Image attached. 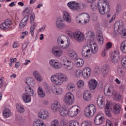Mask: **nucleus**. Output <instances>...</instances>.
Wrapping results in <instances>:
<instances>
[{"label": "nucleus", "instance_id": "nucleus-32", "mask_svg": "<svg viewBox=\"0 0 126 126\" xmlns=\"http://www.w3.org/2000/svg\"><path fill=\"white\" fill-rule=\"evenodd\" d=\"M74 65L78 68L82 67L84 65V60L82 58L77 59L75 61Z\"/></svg>", "mask_w": 126, "mask_h": 126}, {"label": "nucleus", "instance_id": "nucleus-46", "mask_svg": "<svg viewBox=\"0 0 126 126\" xmlns=\"http://www.w3.org/2000/svg\"><path fill=\"white\" fill-rule=\"evenodd\" d=\"M117 73L120 77H125V76H126V73L122 69H117Z\"/></svg>", "mask_w": 126, "mask_h": 126}, {"label": "nucleus", "instance_id": "nucleus-38", "mask_svg": "<svg viewBox=\"0 0 126 126\" xmlns=\"http://www.w3.org/2000/svg\"><path fill=\"white\" fill-rule=\"evenodd\" d=\"M102 70L103 71L102 76L103 77H107L109 73V66L104 65L102 67Z\"/></svg>", "mask_w": 126, "mask_h": 126}, {"label": "nucleus", "instance_id": "nucleus-22", "mask_svg": "<svg viewBox=\"0 0 126 126\" xmlns=\"http://www.w3.org/2000/svg\"><path fill=\"white\" fill-rule=\"evenodd\" d=\"M38 117L42 120H47L49 118V112L46 109H41L38 112Z\"/></svg>", "mask_w": 126, "mask_h": 126}, {"label": "nucleus", "instance_id": "nucleus-29", "mask_svg": "<svg viewBox=\"0 0 126 126\" xmlns=\"http://www.w3.org/2000/svg\"><path fill=\"white\" fill-rule=\"evenodd\" d=\"M83 98L86 102H89L92 99V94L89 91H85L83 93Z\"/></svg>", "mask_w": 126, "mask_h": 126}, {"label": "nucleus", "instance_id": "nucleus-24", "mask_svg": "<svg viewBox=\"0 0 126 126\" xmlns=\"http://www.w3.org/2000/svg\"><path fill=\"white\" fill-rule=\"evenodd\" d=\"M82 77L84 79H87L91 75V69L88 67H86L82 70Z\"/></svg>", "mask_w": 126, "mask_h": 126}, {"label": "nucleus", "instance_id": "nucleus-9", "mask_svg": "<svg viewBox=\"0 0 126 126\" xmlns=\"http://www.w3.org/2000/svg\"><path fill=\"white\" fill-rule=\"evenodd\" d=\"M98 10L101 14H104L107 9L108 12L110 11V5L108 1L105 0H100L98 2Z\"/></svg>", "mask_w": 126, "mask_h": 126}, {"label": "nucleus", "instance_id": "nucleus-20", "mask_svg": "<svg viewBox=\"0 0 126 126\" xmlns=\"http://www.w3.org/2000/svg\"><path fill=\"white\" fill-rule=\"evenodd\" d=\"M55 25L58 29H63L65 28V23L62 18L59 17L56 19Z\"/></svg>", "mask_w": 126, "mask_h": 126}, {"label": "nucleus", "instance_id": "nucleus-16", "mask_svg": "<svg viewBox=\"0 0 126 126\" xmlns=\"http://www.w3.org/2000/svg\"><path fill=\"white\" fill-rule=\"evenodd\" d=\"M67 6L72 11H76V10H79L80 9V4L79 3L72 1L67 3Z\"/></svg>", "mask_w": 126, "mask_h": 126}, {"label": "nucleus", "instance_id": "nucleus-23", "mask_svg": "<svg viewBox=\"0 0 126 126\" xmlns=\"http://www.w3.org/2000/svg\"><path fill=\"white\" fill-rule=\"evenodd\" d=\"M63 19L64 21L67 22V23H71L72 19L69 12L66 10H63L62 12Z\"/></svg>", "mask_w": 126, "mask_h": 126}, {"label": "nucleus", "instance_id": "nucleus-39", "mask_svg": "<svg viewBox=\"0 0 126 126\" xmlns=\"http://www.w3.org/2000/svg\"><path fill=\"white\" fill-rule=\"evenodd\" d=\"M3 115L5 118H9V117H11L12 113L10 110L5 108L3 111Z\"/></svg>", "mask_w": 126, "mask_h": 126}, {"label": "nucleus", "instance_id": "nucleus-54", "mask_svg": "<svg viewBox=\"0 0 126 126\" xmlns=\"http://www.w3.org/2000/svg\"><path fill=\"white\" fill-rule=\"evenodd\" d=\"M81 126H91V122L89 121H83Z\"/></svg>", "mask_w": 126, "mask_h": 126}, {"label": "nucleus", "instance_id": "nucleus-50", "mask_svg": "<svg viewBox=\"0 0 126 126\" xmlns=\"http://www.w3.org/2000/svg\"><path fill=\"white\" fill-rule=\"evenodd\" d=\"M60 126H68V122L65 119H62L60 122Z\"/></svg>", "mask_w": 126, "mask_h": 126}, {"label": "nucleus", "instance_id": "nucleus-53", "mask_svg": "<svg viewBox=\"0 0 126 126\" xmlns=\"http://www.w3.org/2000/svg\"><path fill=\"white\" fill-rule=\"evenodd\" d=\"M121 64L124 68L126 69V56L122 58L121 60Z\"/></svg>", "mask_w": 126, "mask_h": 126}, {"label": "nucleus", "instance_id": "nucleus-64", "mask_svg": "<svg viewBox=\"0 0 126 126\" xmlns=\"http://www.w3.org/2000/svg\"><path fill=\"white\" fill-rule=\"evenodd\" d=\"M18 46H19V43H18V42H15L13 45V48H17Z\"/></svg>", "mask_w": 126, "mask_h": 126}, {"label": "nucleus", "instance_id": "nucleus-41", "mask_svg": "<svg viewBox=\"0 0 126 126\" xmlns=\"http://www.w3.org/2000/svg\"><path fill=\"white\" fill-rule=\"evenodd\" d=\"M16 107L18 113H24L25 109H24V106H23V105L21 104H18L16 105Z\"/></svg>", "mask_w": 126, "mask_h": 126}, {"label": "nucleus", "instance_id": "nucleus-6", "mask_svg": "<svg viewBox=\"0 0 126 126\" xmlns=\"http://www.w3.org/2000/svg\"><path fill=\"white\" fill-rule=\"evenodd\" d=\"M104 91L106 96L108 97L113 96V98L115 101H120V100H121V94H120V93L114 92V89L111 86H105Z\"/></svg>", "mask_w": 126, "mask_h": 126}, {"label": "nucleus", "instance_id": "nucleus-30", "mask_svg": "<svg viewBox=\"0 0 126 126\" xmlns=\"http://www.w3.org/2000/svg\"><path fill=\"white\" fill-rule=\"evenodd\" d=\"M104 123V116L97 114L94 119V124L97 125H102Z\"/></svg>", "mask_w": 126, "mask_h": 126}, {"label": "nucleus", "instance_id": "nucleus-49", "mask_svg": "<svg viewBox=\"0 0 126 126\" xmlns=\"http://www.w3.org/2000/svg\"><path fill=\"white\" fill-rule=\"evenodd\" d=\"M97 40L98 44L99 45H103L104 44V36H97Z\"/></svg>", "mask_w": 126, "mask_h": 126}, {"label": "nucleus", "instance_id": "nucleus-25", "mask_svg": "<svg viewBox=\"0 0 126 126\" xmlns=\"http://www.w3.org/2000/svg\"><path fill=\"white\" fill-rule=\"evenodd\" d=\"M97 104L99 108L103 109L104 107H105V104L106 102L105 101V98H104V96L102 94H99L97 100Z\"/></svg>", "mask_w": 126, "mask_h": 126}, {"label": "nucleus", "instance_id": "nucleus-52", "mask_svg": "<svg viewBox=\"0 0 126 126\" xmlns=\"http://www.w3.org/2000/svg\"><path fill=\"white\" fill-rule=\"evenodd\" d=\"M77 85L79 88H82L84 86V81L82 80H79L77 83Z\"/></svg>", "mask_w": 126, "mask_h": 126}, {"label": "nucleus", "instance_id": "nucleus-28", "mask_svg": "<svg viewBox=\"0 0 126 126\" xmlns=\"http://www.w3.org/2000/svg\"><path fill=\"white\" fill-rule=\"evenodd\" d=\"M59 113L61 117H67L68 116V109H67V107L65 105H62L59 110Z\"/></svg>", "mask_w": 126, "mask_h": 126}, {"label": "nucleus", "instance_id": "nucleus-40", "mask_svg": "<svg viewBox=\"0 0 126 126\" xmlns=\"http://www.w3.org/2000/svg\"><path fill=\"white\" fill-rule=\"evenodd\" d=\"M33 126H46V124L41 120L37 119L34 121Z\"/></svg>", "mask_w": 126, "mask_h": 126}, {"label": "nucleus", "instance_id": "nucleus-45", "mask_svg": "<svg viewBox=\"0 0 126 126\" xmlns=\"http://www.w3.org/2000/svg\"><path fill=\"white\" fill-rule=\"evenodd\" d=\"M67 89L69 91H75V85L73 83H69L67 85Z\"/></svg>", "mask_w": 126, "mask_h": 126}, {"label": "nucleus", "instance_id": "nucleus-57", "mask_svg": "<svg viewBox=\"0 0 126 126\" xmlns=\"http://www.w3.org/2000/svg\"><path fill=\"white\" fill-rule=\"evenodd\" d=\"M4 86V78L2 77L0 79V87L2 88Z\"/></svg>", "mask_w": 126, "mask_h": 126}, {"label": "nucleus", "instance_id": "nucleus-55", "mask_svg": "<svg viewBox=\"0 0 126 126\" xmlns=\"http://www.w3.org/2000/svg\"><path fill=\"white\" fill-rule=\"evenodd\" d=\"M23 15H25V16H27V15H29L30 14V10L28 9V8H26L22 13Z\"/></svg>", "mask_w": 126, "mask_h": 126}, {"label": "nucleus", "instance_id": "nucleus-10", "mask_svg": "<svg viewBox=\"0 0 126 126\" xmlns=\"http://www.w3.org/2000/svg\"><path fill=\"white\" fill-rule=\"evenodd\" d=\"M35 20V13H32L30 16V23L31 24L30 27V33L32 37H34L35 35V30L36 27L38 26V24L36 22H34Z\"/></svg>", "mask_w": 126, "mask_h": 126}, {"label": "nucleus", "instance_id": "nucleus-5", "mask_svg": "<svg viewBox=\"0 0 126 126\" xmlns=\"http://www.w3.org/2000/svg\"><path fill=\"white\" fill-rule=\"evenodd\" d=\"M105 110L107 116L111 117L112 116L111 112H113L115 115H118L121 112V106L115 103L110 104V102H107L105 106Z\"/></svg>", "mask_w": 126, "mask_h": 126}, {"label": "nucleus", "instance_id": "nucleus-62", "mask_svg": "<svg viewBox=\"0 0 126 126\" xmlns=\"http://www.w3.org/2000/svg\"><path fill=\"white\" fill-rule=\"evenodd\" d=\"M106 126H113V124H112V122L110 121V120L107 119L106 120Z\"/></svg>", "mask_w": 126, "mask_h": 126}, {"label": "nucleus", "instance_id": "nucleus-21", "mask_svg": "<svg viewBox=\"0 0 126 126\" xmlns=\"http://www.w3.org/2000/svg\"><path fill=\"white\" fill-rule=\"evenodd\" d=\"M62 107H63V105L61 104L60 102L55 101L51 104V108L53 113H57V112H59Z\"/></svg>", "mask_w": 126, "mask_h": 126}, {"label": "nucleus", "instance_id": "nucleus-58", "mask_svg": "<svg viewBox=\"0 0 126 126\" xmlns=\"http://www.w3.org/2000/svg\"><path fill=\"white\" fill-rule=\"evenodd\" d=\"M90 7L92 11H95V10L97 9V6H96V5L94 4H91Z\"/></svg>", "mask_w": 126, "mask_h": 126}, {"label": "nucleus", "instance_id": "nucleus-34", "mask_svg": "<svg viewBox=\"0 0 126 126\" xmlns=\"http://www.w3.org/2000/svg\"><path fill=\"white\" fill-rule=\"evenodd\" d=\"M37 94L38 95V97L40 98L41 99H43L45 98L46 96V93L43 90V88L41 86H39L37 89Z\"/></svg>", "mask_w": 126, "mask_h": 126}, {"label": "nucleus", "instance_id": "nucleus-14", "mask_svg": "<svg viewBox=\"0 0 126 126\" xmlns=\"http://www.w3.org/2000/svg\"><path fill=\"white\" fill-rule=\"evenodd\" d=\"M79 113H80V107L75 105L72 106L68 109V116L70 117V118H74V117H76Z\"/></svg>", "mask_w": 126, "mask_h": 126}, {"label": "nucleus", "instance_id": "nucleus-42", "mask_svg": "<svg viewBox=\"0 0 126 126\" xmlns=\"http://www.w3.org/2000/svg\"><path fill=\"white\" fill-rule=\"evenodd\" d=\"M73 76L74 77H76V78L81 77V76H82V70L79 69L76 70L74 72Z\"/></svg>", "mask_w": 126, "mask_h": 126}, {"label": "nucleus", "instance_id": "nucleus-26", "mask_svg": "<svg viewBox=\"0 0 126 126\" xmlns=\"http://www.w3.org/2000/svg\"><path fill=\"white\" fill-rule=\"evenodd\" d=\"M66 54L68 57H69L70 59H72V60H76V59H77V53L72 49H68L66 51Z\"/></svg>", "mask_w": 126, "mask_h": 126}, {"label": "nucleus", "instance_id": "nucleus-47", "mask_svg": "<svg viewBox=\"0 0 126 126\" xmlns=\"http://www.w3.org/2000/svg\"><path fill=\"white\" fill-rule=\"evenodd\" d=\"M50 126H60V122L57 119H54L50 123Z\"/></svg>", "mask_w": 126, "mask_h": 126}, {"label": "nucleus", "instance_id": "nucleus-61", "mask_svg": "<svg viewBox=\"0 0 126 126\" xmlns=\"http://www.w3.org/2000/svg\"><path fill=\"white\" fill-rule=\"evenodd\" d=\"M45 29H46V25H43L42 27H41V28H40L38 29V32H43L45 31Z\"/></svg>", "mask_w": 126, "mask_h": 126}, {"label": "nucleus", "instance_id": "nucleus-35", "mask_svg": "<svg viewBox=\"0 0 126 126\" xmlns=\"http://www.w3.org/2000/svg\"><path fill=\"white\" fill-rule=\"evenodd\" d=\"M52 91L55 95L59 96V95H61L63 93V89L59 87L53 88Z\"/></svg>", "mask_w": 126, "mask_h": 126}, {"label": "nucleus", "instance_id": "nucleus-19", "mask_svg": "<svg viewBox=\"0 0 126 126\" xmlns=\"http://www.w3.org/2000/svg\"><path fill=\"white\" fill-rule=\"evenodd\" d=\"M88 85L90 90L93 92V91H94L97 88L98 81L95 79H91L88 81Z\"/></svg>", "mask_w": 126, "mask_h": 126}, {"label": "nucleus", "instance_id": "nucleus-59", "mask_svg": "<svg viewBox=\"0 0 126 126\" xmlns=\"http://www.w3.org/2000/svg\"><path fill=\"white\" fill-rule=\"evenodd\" d=\"M27 46H28V43L27 42H25L22 45V50L23 51L27 48Z\"/></svg>", "mask_w": 126, "mask_h": 126}, {"label": "nucleus", "instance_id": "nucleus-4", "mask_svg": "<svg viewBox=\"0 0 126 126\" xmlns=\"http://www.w3.org/2000/svg\"><path fill=\"white\" fill-rule=\"evenodd\" d=\"M25 90L26 93H24L22 94V98L23 102L26 103H30L32 101V97H36V92L34 90L29 87L25 86Z\"/></svg>", "mask_w": 126, "mask_h": 126}, {"label": "nucleus", "instance_id": "nucleus-31", "mask_svg": "<svg viewBox=\"0 0 126 126\" xmlns=\"http://www.w3.org/2000/svg\"><path fill=\"white\" fill-rule=\"evenodd\" d=\"M10 25H11V21L10 19H6L5 22L0 25V27L1 29L3 30H5L9 27H10Z\"/></svg>", "mask_w": 126, "mask_h": 126}, {"label": "nucleus", "instance_id": "nucleus-13", "mask_svg": "<svg viewBox=\"0 0 126 126\" xmlns=\"http://www.w3.org/2000/svg\"><path fill=\"white\" fill-rule=\"evenodd\" d=\"M62 61L63 63H64L63 65V67L65 70L70 71V70H72L73 69L72 62L68 59V58L67 56H63L62 58Z\"/></svg>", "mask_w": 126, "mask_h": 126}, {"label": "nucleus", "instance_id": "nucleus-33", "mask_svg": "<svg viewBox=\"0 0 126 126\" xmlns=\"http://www.w3.org/2000/svg\"><path fill=\"white\" fill-rule=\"evenodd\" d=\"M33 75L38 82H42L43 81V76L40 74L39 71H33Z\"/></svg>", "mask_w": 126, "mask_h": 126}, {"label": "nucleus", "instance_id": "nucleus-2", "mask_svg": "<svg viewBox=\"0 0 126 126\" xmlns=\"http://www.w3.org/2000/svg\"><path fill=\"white\" fill-rule=\"evenodd\" d=\"M65 33H66L70 39L75 40L78 43H82L84 41V39H85L84 33L80 31H75L73 32L69 30H67L65 31Z\"/></svg>", "mask_w": 126, "mask_h": 126}, {"label": "nucleus", "instance_id": "nucleus-11", "mask_svg": "<svg viewBox=\"0 0 126 126\" xmlns=\"http://www.w3.org/2000/svg\"><path fill=\"white\" fill-rule=\"evenodd\" d=\"M63 101L66 103V105L72 106V105L74 104V102H75L74 94L70 92L66 93L64 96Z\"/></svg>", "mask_w": 126, "mask_h": 126}, {"label": "nucleus", "instance_id": "nucleus-27", "mask_svg": "<svg viewBox=\"0 0 126 126\" xmlns=\"http://www.w3.org/2000/svg\"><path fill=\"white\" fill-rule=\"evenodd\" d=\"M25 82L27 85H28L26 86H29V87H30V86L34 87L36 84V81H35L33 78H31L30 77L26 78L25 79Z\"/></svg>", "mask_w": 126, "mask_h": 126}, {"label": "nucleus", "instance_id": "nucleus-43", "mask_svg": "<svg viewBox=\"0 0 126 126\" xmlns=\"http://www.w3.org/2000/svg\"><path fill=\"white\" fill-rule=\"evenodd\" d=\"M120 50L122 53L126 54V40L121 43L120 45Z\"/></svg>", "mask_w": 126, "mask_h": 126}, {"label": "nucleus", "instance_id": "nucleus-7", "mask_svg": "<svg viewBox=\"0 0 126 126\" xmlns=\"http://www.w3.org/2000/svg\"><path fill=\"white\" fill-rule=\"evenodd\" d=\"M90 20V16L86 13H81L77 15L75 21L78 24L83 25L87 24Z\"/></svg>", "mask_w": 126, "mask_h": 126}, {"label": "nucleus", "instance_id": "nucleus-63", "mask_svg": "<svg viewBox=\"0 0 126 126\" xmlns=\"http://www.w3.org/2000/svg\"><path fill=\"white\" fill-rule=\"evenodd\" d=\"M97 37H99V36H103V32L101 30H98L96 32Z\"/></svg>", "mask_w": 126, "mask_h": 126}, {"label": "nucleus", "instance_id": "nucleus-1", "mask_svg": "<svg viewBox=\"0 0 126 126\" xmlns=\"http://www.w3.org/2000/svg\"><path fill=\"white\" fill-rule=\"evenodd\" d=\"M87 37V40L89 42V44L84 46L81 51L83 58L85 59H89L93 55H96L99 51L98 44L96 43L95 38V33L94 32L89 31L86 33Z\"/></svg>", "mask_w": 126, "mask_h": 126}, {"label": "nucleus", "instance_id": "nucleus-44", "mask_svg": "<svg viewBox=\"0 0 126 126\" xmlns=\"http://www.w3.org/2000/svg\"><path fill=\"white\" fill-rule=\"evenodd\" d=\"M69 126H79V122L76 120H71L68 124Z\"/></svg>", "mask_w": 126, "mask_h": 126}, {"label": "nucleus", "instance_id": "nucleus-56", "mask_svg": "<svg viewBox=\"0 0 126 126\" xmlns=\"http://www.w3.org/2000/svg\"><path fill=\"white\" fill-rule=\"evenodd\" d=\"M28 35V31H26L23 32H22V35L20 36V39H23L26 36Z\"/></svg>", "mask_w": 126, "mask_h": 126}, {"label": "nucleus", "instance_id": "nucleus-15", "mask_svg": "<svg viewBox=\"0 0 126 126\" xmlns=\"http://www.w3.org/2000/svg\"><path fill=\"white\" fill-rule=\"evenodd\" d=\"M49 63L51 67L54 68V69L59 70L63 67L62 63L57 59H52L50 60Z\"/></svg>", "mask_w": 126, "mask_h": 126}, {"label": "nucleus", "instance_id": "nucleus-12", "mask_svg": "<svg viewBox=\"0 0 126 126\" xmlns=\"http://www.w3.org/2000/svg\"><path fill=\"white\" fill-rule=\"evenodd\" d=\"M97 111V108L96 106L93 104H89L85 108L84 115L87 118H90L94 115H95V113Z\"/></svg>", "mask_w": 126, "mask_h": 126}, {"label": "nucleus", "instance_id": "nucleus-18", "mask_svg": "<svg viewBox=\"0 0 126 126\" xmlns=\"http://www.w3.org/2000/svg\"><path fill=\"white\" fill-rule=\"evenodd\" d=\"M51 53L56 58H60L63 56V50L59 49L58 46H54L51 49Z\"/></svg>", "mask_w": 126, "mask_h": 126}, {"label": "nucleus", "instance_id": "nucleus-37", "mask_svg": "<svg viewBox=\"0 0 126 126\" xmlns=\"http://www.w3.org/2000/svg\"><path fill=\"white\" fill-rule=\"evenodd\" d=\"M27 21H28V16H26L23 17L21 22H20L19 27L21 28V29H22V28H24V27H25V25H26Z\"/></svg>", "mask_w": 126, "mask_h": 126}, {"label": "nucleus", "instance_id": "nucleus-36", "mask_svg": "<svg viewBox=\"0 0 126 126\" xmlns=\"http://www.w3.org/2000/svg\"><path fill=\"white\" fill-rule=\"evenodd\" d=\"M120 55V52L118 50H115L112 54L111 59L112 63H116L118 62L117 60V57Z\"/></svg>", "mask_w": 126, "mask_h": 126}, {"label": "nucleus", "instance_id": "nucleus-8", "mask_svg": "<svg viewBox=\"0 0 126 126\" xmlns=\"http://www.w3.org/2000/svg\"><path fill=\"white\" fill-rule=\"evenodd\" d=\"M67 39V36L65 35H63L59 36L57 39V44L58 46L61 49H68L70 46V39ZM65 41H66V43L65 46H61V45H64V43H65Z\"/></svg>", "mask_w": 126, "mask_h": 126}, {"label": "nucleus", "instance_id": "nucleus-17", "mask_svg": "<svg viewBox=\"0 0 126 126\" xmlns=\"http://www.w3.org/2000/svg\"><path fill=\"white\" fill-rule=\"evenodd\" d=\"M124 28V23L122 21H116L114 24V34L119 35V31Z\"/></svg>", "mask_w": 126, "mask_h": 126}, {"label": "nucleus", "instance_id": "nucleus-3", "mask_svg": "<svg viewBox=\"0 0 126 126\" xmlns=\"http://www.w3.org/2000/svg\"><path fill=\"white\" fill-rule=\"evenodd\" d=\"M50 80L55 85H62L63 82H66L68 80V78L64 74L58 73L51 75Z\"/></svg>", "mask_w": 126, "mask_h": 126}, {"label": "nucleus", "instance_id": "nucleus-60", "mask_svg": "<svg viewBox=\"0 0 126 126\" xmlns=\"http://www.w3.org/2000/svg\"><path fill=\"white\" fill-rule=\"evenodd\" d=\"M122 10V6L120 5H118L116 7V13H119Z\"/></svg>", "mask_w": 126, "mask_h": 126}, {"label": "nucleus", "instance_id": "nucleus-51", "mask_svg": "<svg viewBox=\"0 0 126 126\" xmlns=\"http://www.w3.org/2000/svg\"><path fill=\"white\" fill-rule=\"evenodd\" d=\"M112 47H113V44H112V42H108L106 43L104 49H105V51H108L110 50V49H111Z\"/></svg>", "mask_w": 126, "mask_h": 126}, {"label": "nucleus", "instance_id": "nucleus-48", "mask_svg": "<svg viewBox=\"0 0 126 126\" xmlns=\"http://www.w3.org/2000/svg\"><path fill=\"white\" fill-rule=\"evenodd\" d=\"M119 34H120L123 38H126V28H123L121 30V31H119Z\"/></svg>", "mask_w": 126, "mask_h": 126}]
</instances>
